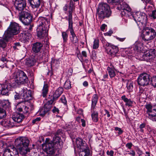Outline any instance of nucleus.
<instances>
[{"mask_svg": "<svg viewBox=\"0 0 156 156\" xmlns=\"http://www.w3.org/2000/svg\"><path fill=\"white\" fill-rule=\"evenodd\" d=\"M20 43H15L14 44V45L13 46V47L14 49H18V48L20 47Z\"/></svg>", "mask_w": 156, "mask_h": 156, "instance_id": "nucleus-57", "label": "nucleus"}, {"mask_svg": "<svg viewBox=\"0 0 156 156\" xmlns=\"http://www.w3.org/2000/svg\"><path fill=\"white\" fill-rule=\"evenodd\" d=\"M20 29L19 24L15 22L11 23L5 33L11 38L13 35H16L20 32Z\"/></svg>", "mask_w": 156, "mask_h": 156, "instance_id": "nucleus-8", "label": "nucleus"}, {"mask_svg": "<svg viewBox=\"0 0 156 156\" xmlns=\"http://www.w3.org/2000/svg\"><path fill=\"white\" fill-rule=\"evenodd\" d=\"M8 36L4 33V37L0 38V48H4L6 46L7 42L11 39Z\"/></svg>", "mask_w": 156, "mask_h": 156, "instance_id": "nucleus-26", "label": "nucleus"}, {"mask_svg": "<svg viewBox=\"0 0 156 156\" xmlns=\"http://www.w3.org/2000/svg\"><path fill=\"white\" fill-rule=\"evenodd\" d=\"M90 154V150H87L79 152V156H88Z\"/></svg>", "mask_w": 156, "mask_h": 156, "instance_id": "nucleus-42", "label": "nucleus"}, {"mask_svg": "<svg viewBox=\"0 0 156 156\" xmlns=\"http://www.w3.org/2000/svg\"><path fill=\"white\" fill-rule=\"evenodd\" d=\"M60 64V62L58 59H52L51 63V65L53 66H57Z\"/></svg>", "mask_w": 156, "mask_h": 156, "instance_id": "nucleus-40", "label": "nucleus"}, {"mask_svg": "<svg viewBox=\"0 0 156 156\" xmlns=\"http://www.w3.org/2000/svg\"><path fill=\"white\" fill-rule=\"evenodd\" d=\"M61 102L64 104L66 105V104L67 101L66 98L64 96H62L61 99Z\"/></svg>", "mask_w": 156, "mask_h": 156, "instance_id": "nucleus-53", "label": "nucleus"}, {"mask_svg": "<svg viewBox=\"0 0 156 156\" xmlns=\"http://www.w3.org/2000/svg\"><path fill=\"white\" fill-rule=\"evenodd\" d=\"M151 83L154 87H156V76L151 78Z\"/></svg>", "mask_w": 156, "mask_h": 156, "instance_id": "nucleus-46", "label": "nucleus"}, {"mask_svg": "<svg viewBox=\"0 0 156 156\" xmlns=\"http://www.w3.org/2000/svg\"><path fill=\"white\" fill-rule=\"evenodd\" d=\"M146 108L147 109V113L148 115V118L153 121H156V108L152 109V106L150 104L145 105Z\"/></svg>", "mask_w": 156, "mask_h": 156, "instance_id": "nucleus-12", "label": "nucleus"}, {"mask_svg": "<svg viewBox=\"0 0 156 156\" xmlns=\"http://www.w3.org/2000/svg\"><path fill=\"white\" fill-rule=\"evenodd\" d=\"M3 156H19V154L16 148L11 149L6 148L4 150Z\"/></svg>", "mask_w": 156, "mask_h": 156, "instance_id": "nucleus-22", "label": "nucleus"}, {"mask_svg": "<svg viewBox=\"0 0 156 156\" xmlns=\"http://www.w3.org/2000/svg\"><path fill=\"white\" fill-rule=\"evenodd\" d=\"M75 2L73 0H70L69 2V10L68 14V21L73 22L72 13L73 10L74 8Z\"/></svg>", "mask_w": 156, "mask_h": 156, "instance_id": "nucleus-25", "label": "nucleus"}, {"mask_svg": "<svg viewBox=\"0 0 156 156\" xmlns=\"http://www.w3.org/2000/svg\"><path fill=\"white\" fill-rule=\"evenodd\" d=\"M103 47L105 50V52L112 56H114L119 51V48L117 46L110 44L105 40L102 41Z\"/></svg>", "mask_w": 156, "mask_h": 156, "instance_id": "nucleus-5", "label": "nucleus"}, {"mask_svg": "<svg viewBox=\"0 0 156 156\" xmlns=\"http://www.w3.org/2000/svg\"><path fill=\"white\" fill-rule=\"evenodd\" d=\"M82 55L83 56L86 58L87 57V54L86 51H82L81 52Z\"/></svg>", "mask_w": 156, "mask_h": 156, "instance_id": "nucleus-64", "label": "nucleus"}, {"mask_svg": "<svg viewBox=\"0 0 156 156\" xmlns=\"http://www.w3.org/2000/svg\"><path fill=\"white\" fill-rule=\"evenodd\" d=\"M23 93V98L26 101L30 100L32 98V94L30 90H27L26 88H23L22 89Z\"/></svg>", "mask_w": 156, "mask_h": 156, "instance_id": "nucleus-24", "label": "nucleus"}, {"mask_svg": "<svg viewBox=\"0 0 156 156\" xmlns=\"http://www.w3.org/2000/svg\"><path fill=\"white\" fill-rule=\"evenodd\" d=\"M98 97L97 94H94L92 97V104L91 105V110H94L95 106L97 103Z\"/></svg>", "mask_w": 156, "mask_h": 156, "instance_id": "nucleus-33", "label": "nucleus"}, {"mask_svg": "<svg viewBox=\"0 0 156 156\" xmlns=\"http://www.w3.org/2000/svg\"><path fill=\"white\" fill-rule=\"evenodd\" d=\"M12 119H7L2 121L1 122V124L4 126L8 128H11L14 126L18 127L20 126L19 125L16 124L15 122H13Z\"/></svg>", "mask_w": 156, "mask_h": 156, "instance_id": "nucleus-20", "label": "nucleus"}, {"mask_svg": "<svg viewBox=\"0 0 156 156\" xmlns=\"http://www.w3.org/2000/svg\"><path fill=\"white\" fill-rule=\"evenodd\" d=\"M62 36L63 38V42H66L68 40V35L66 32H62Z\"/></svg>", "mask_w": 156, "mask_h": 156, "instance_id": "nucleus-41", "label": "nucleus"}, {"mask_svg": "<svg viewBox=\"0 0 156 156\" xmlns=\"http://www.w3.org/2000/svg\"><path fill=\"white\" fill-rule=\"evenodd\" d=\"M52 111L54 113L58 114L59 113V111L58 108H57L56 107L54 106L52 110Z\"/></svg>", "mask_w": 156, "mask_h": 156, "instance_id": "nucleus-52", "label": "nucleus"}, {"mask_svg": "<svg viewBox=\"0 0 156 156\" xmlns=\"http://www.w3.org/2000/svg\"><path fill=\"white\" fill-rule=\"evenodd\" d=\"M153 7L152 6H148L147 8H146L147 12H150L153 9Z\"/></svg>", "mask_w": 156, "mask_h": 156, "instance_id": "nucleus-56", "label": "nucleus"}, {"mask_svg": "<svg viewBox=\"0 0 156 156\" xmlns=\"http://www.w3.org/2000/svg\"><path fill=\"white\" fill-rule=\"evenodd\" d=\"M63 91V89L62 87H60L57 89L53 94L51 99L54 101L56 100L62 94Z\"/></svg>", "mask_w": 156, "mask_h": 156, "instance_id": "nucleus-27", "label": "nucleus"}, {"mask_svg": "<svg viewBox=\"0 0 156 156\" xmlns=\"http://www.w3.org/2000/svg\"><path fill=\"white\" fill-rule=\"evenodd\" d=\"M91 111H93L91 114L92 120L94 122H97L98 120V113L97 112L94 111V110H93Z\"/></svg>", "mask_w": 156, "mask_h": 156, "instance_id": "nucleus-35", "label": "nucleus"}, {"mask_svg": "<svg viewBox=\"0 0 156 156\" xmlns=\"http://www.w3.org/2000/svg\"><path fill=\"white\" fill-rule=\"evenodd\" d=\"M15 94L14 95V98L15 100H17L20 98V96L19 94L15 92Z\"/></svg>", "mask_w": 156, "mask_h": 156, "instance_id": "nucleus-58", "label": "nucleus"}, {"mask_svg": "<svg viewBox=\"0 0 156 156\" xmlns=\"http://www.w3.org/2000/svg\"><path fill=\"white\" fill-rule=\"evenodd\" d=\"M64 129L66 131H70L72 129V126L69 124H66L64 126Z\"/></svg>", "mask_w": 156, "mask_h": 156, "instance_id": "nucleus-49", "label": "nucleus"}, {"mask_svg": "<svg viewBox=\"0 0 156 156\" xmlns=\"http://www.w3.org/2000/svg\"><path fill=\"white\" fill-rule=\"evenodd\" d=\"M1 93L3 95H8L9 91L11 89V85L9 80H5V83L1 85Z\"/></svg>", "mask_w": 156, "mask_h": 156, "instance_id": "nucleus-19", "label": "nucleus"}, {"mask_svg": "<svg viewBox=\"0 0 156 156\" xmlns=\"http://www.w3.org/2000/svg\"><path fill=\"white\" fill-rule=\"evenodd\" d=\"M143 46V43L139 41H137L134 44L133 49L135 51L140 53V55H142L143 53L141 52V49ZM141 55H140V56Z\"/></svg>", "mask_w": 156, "mask_h": 156, "instance_id": "nucleus-29", "label": "nucleus"}, {"mask_svg": "<svg viewBox=\"0 0 156 156\" xmlns=\"http://www.w3.org/2000/svg\"><path fill=\"white\" fill-rule=\"evenodd\" d=\"M114 152L112 150L110 151H107V154L109 155L110 156H113V154H114Z\"/></svg>", "mask_w": 156, "mask_h": 156, "instance_id": "nucleus-61", "label": "nucleus"}, {"mask_svg": "<svg viewBox=\"0 0 156 156\" xmlns=\"http://www.w3.org/2000/svg\"><path fill=\"white\" fill-rule=\"evenodd\" d=\"M18 16L20 20L25 25H29L32 20V16L28 11L19 12Z\"/></svg>", "mask_w": 156, "mask_h": 156, "instance_id": "nucleus-9", "label": "nucleus"}, {"mask_svg": "<svg viewBox=\"0 0 156 156\" xmlns=\"http://www.w3.org/2000/svg\"><path fill=\"white\" fill-rule=\"evenodd\" d=\"M27 5L26 0H15L14 6L17 11L19 12L24 11Z\"/></svg>", "mask_w": 156, "mask_h": 156, "instance_id": "nucleus-14", "label": "nucleus"}, {"mask_svg": "<svg viewBox=\"0 0 156 156\" xmlns=\"http://www.w3.org/2000/svg\"><path fill=\"white\" fill-rule=\"evenodd\" d=\"M24 118V115L22 114L16 113L12 116L13 120L16 124L20 125L21 122Z\"/></svg>", "mask_w": 156, "mask_h": 156, "instance_id": "nucleus-23", "label": "nucleus"}, {"mask_svg": "<svg viewBox=\"0 0 156 156\" xmlns=\"http://www.w3.org/2000/svg\"><path fill=\"white\" fill-rule=\"evenodd\" d=\"M10 105V103L8 100H4L2 103V106L4 108L9 107Z\"/></svg>", "mask_w": 156, "mask_h": 156, "instance_id": "nucleus-44", "label": "nucleus"}, {"mask_svg": "<svg viewBox=\"0 0 156 156\" xmlns=\"http://www.w3.org/2000/svg\"><path fill=\"white\" fill-rule=\"evenodd\" d=\"M108 2L109 3L112 4L114 5H118L120 0H107Z\"/></svg>", "mask_w": 156, "mask_h": 156, "instance_id": "nucleus-45", "label": "nucleus"}, {"mask_svg": "<svg viewBox=\"0 0 156 156\" xmlns=\"http://www.w3.org/2000/svg\"><path fill=\"white\" fill-rule=\"evenodd\" d=\"M69 31L72 36L70 37V39L73 44H76L78 43V39L75 34L73 27V22H69L68 27L66 31Z\"/></svg>", "mask_w": 156, "mask_h": 156, "instance_id": "nucleus-13", "label": "nucleus"}, {"mask_svg": "<svg viewBox=\"0 0 156 156\" xmlns=\"http://www.w3.org/2000/svg\"><path fill=\"white\" fill-rule=\"evenodd\" d=\"M99 46V40L98 39H94L93 45V49H96L98 48Z\"/></svg>", "mask_w": 156, "mask_h": 156, "instance_id": "nucleus-43", "label": "nucleus"}, {"mask_svg": "<svg viewBox=\"0 0 156 156\" xmlns=\"http://www.w3.org/2000/svg\"><path fill=\"white\" fill-rule=\"evenodd\" d=\"M145 127V124L143 123L141 124L139 126V128L140 129V131L142 133H143L144 131L143 129Z\"/></svg>", "mask_w": 156, "mask_h": 156, "instance_id": "nucleus-50", "label": "nucleus"}, {"mask_svg": "<svg viewBox=\"0 0 156 156\" xmlns=\"http://www.w3.org/2000/svg\"><path fill=\"white\" fill-rule=\"evenodd\" d=\"M6 112L3 108L0 107V120L6 117Z\"/></svg>", "mask_w": 156, "mask_h": 156, "instance_id": "nucleus-38", "label": "nucleus"}, {"mask_svg": "<svg viewBox=\"0 0 156 156\" xmlns=\"http://www.w3.org/2000/svg\"><path fill=\"white\" fill-rule=\"evenodd\" d=\"M52 143L56 147H61L63 146V142L60 138L58 136H54Z\"/></svg>", "mask_w": 156, "mask_h": 156, "instance_id": "nucleus-28", "label": "nucleus"}, {"mask_svg": "<svg viewBox=\"0 0 156 156\" xmlns=\"http://www.w3.org/2000/svg\"><path fill=\"white\" fill-rule=\"evenodd\" d=\"M131 16L136 23L139 28L142 29L145 27L147 20L145 13L137 12L131 14Z\"/></svg>", "mask_w": 156, "mask_h": 156, "instance_id": "nucleus-4", "label": "nucleus"}, {"mask_svg": "<svg viewBox=\"0 0 156 156\" xmlns=\"http://www.w3.org/2000/svg\"><path fill=\"white\" fill-rule=\"evenodd\" d=\"M64 87L66 90H69L71 88V82L70 80H67L66 81L64 84Z\"/></svg>", "mask_w": 156, "mask_h": 156, "instance_id": "nucleus-39", "label": "nucleus"}, {"mask_svg": "<svg viewBox=\"0 0 156 156\" xmlns=\"http://www.w3.org/2000/svg\"><path fill=\"white\" fill-rule=\"evenodd\" d=\"M54 101L51 99L45 104L43 108L40 110V114L41 115L44 116L50 110L51 107V105L52 104Z\"/></svg>", "mask_w": 156, "mask_h": 156, "instance_id": "nucleus-21", "label": "nucleus"}, {"mask_svg": "<svg viewBox=\"0 0 156 156\" xmlns=\"http://www.w3.org/2000/svg\"><path fill=\"white\" fill-rule=\"evenodd\" d=\"M115 130L116 131H119L118 133L119 135L122 134L123 133V131L121 129L118 127H115Z\"/></svg>", "mask_w": 156, "mask_h": 156, "instance_id": "nucleus-55", "label": "nucleus"}, {"mask_svg": "<svg viewBox=\"0 0 156 156\" xmlns=\"http://www.w3.org/2000/svg\"><path fill=\"white\" fill-rule=\"evenodd\" d=\"M81 122H82L81 125L83 127H85L86 126L85 120L83 119H81Z\"/></svg>", "mask_w": 156, "mask_h": 156, "instance_id": "nucleus-63", "label": "nucleus"}, {"mask_svg": "<svg viewBox=\"0 0 156 156\" xmlns=\"http://www.w3.org/2000/svg\"><path fill=\"white\" fill-rule=\"evenodd\" d=\"M111 13L110 7L107 3L102 2L99 4L96 13V16L99 19L103 20L109 17Z\"/></svg>", "mask_w": 156, "mask_h": 156, "instance_id": "nucleus-3", "label": "nucleus"}, {"mask_svg": "<svg viewBox=\"0 0 156 156\" xmlns=\"http://www.w3.org/2000/svg\"><path fill=\"white\" fill-rule=\"evenodd\" d=\"M41 119L40 117H37L32 120V123L33 124L37 123L38 122L41 120Z\"/></svg>", "mask_w": 156, "mask_h": 156, "instance_id": "nucleus-54", "label": "nucleus"}, {"mask_svg": "<svg viewBox=\"0 0 156 156\" xmlns=\"http://www.w3.org/2000/svg\"><path fill=\"white\" fill-rule=\"evenodd\" d=\"M127 87L129 92H131L133 88V83H129L127 84Z\"/></svg>", "mask_w": 156, "mask_h": 156, "instance_id": "nucleus-48", "label": "nucleus"}, {"mask_svg": "<svg viewBox=\"0 0 156 156\" xmlns=\"http://www.w3.org/2000/svg\"><path fill=\"white\" fill-rule=\"evenodd\" d=\"M42 44L39 42H37L34 43L33 46L32 50L35 53L39 52L41 47H42Z\"/></svg>", "mask_w": 156, "mask_h": 156, "instance_id": "nucleus-30", "label": "nucleus"}, {"mask_svg": "<svg viewBox=\"0 0 156 156\" xmlns=\"http://www.w3.org/2000/svg\"><path fill=\"white\" fill-rule=\"evenodd\" d=\"M150 75L146 73L140 74L137 79L138 84L143 87L148 85L150 80Z\"/></svg>", "mask_w": 156, "mask_h": 156, "instance_id": "nucleus-10", "label": "nucleus"}, {"mask_svg": "<svg viewBox=\"0 0 156 156\" xmlns=\"http://www.w3.org/2000/svg\"><path fill=\"white\" fill-rule=\"evenodd\" d=\"M17 140L16 148L21 156H29L28 153L30 151L28 147L30 141L28 139L25 137H21L17 138Z\"/></svg>", "mask_w": 156, "mask_h": 156, "instance_id": "nucleus-2", "label": "nucleus"}, {"mask_svg": "<svg viewBox=\"0 0 156 156\" xmlns=\"http://www.w3.org/2000/svg\"><path fill=\"white\" fill-rule=\"evenodd\" d=\"M42 145V149L48 154H53L55 153L56 149L51 141L44 143Z\"/></svg>", "mask_w": 156, "mask_h": 156, "instance_id": "nucleus-11", "label": "nucleus"}, {"mask_svg": "<svg viewBox=\"0 0 156 156\" xmlns=\"http://www.w3.org/2000/svg\"><path fill=\"white\" fill-rule=\"evenodd\" d=\"M142 1L146 4L151 3L153 2V0H142Z\"/></svg>", "mask_w": 156, "mask_h": 156, "instance_id": "nucleus-62", "label": "nucleus"}, {"mask_svg": "<svg viewBox=\"0 0 156 156\" xmlns=\"http://www.w3.org/2000/svg\"><path fill=\"white\" fill-rule=\"evenodd\" d=\"M36 62V60L33 58H27L25 64L27 66L30 67L33 66Z\"/></svg>", "mask_w": 156, "mask_h": 156, "instance_id": "nucleus-32", "label": "nucleus"}, {"mask_svg": "<svg viewBox=\"0 0 156 156\" xmlns=\"http://www.w3.org/2000/svg\"><path fill=\"white\" fill-rule=\"evenodd\" d=\"M122 99L125 103V105L128 107H132L133 103V101L130 99H129L126 97L125 95L121 97Z\"/></svg>", "mask_w": 156, "mask_h": 156, "instance_id": "nucleus-31", "label": "nucleus"}, {"mask_svg": "<svg viewBox=\"0 0 156 156\" xmlns=\"http://www.w3.org/2000/svg\"><path fill=\"white\" fill-rule=\"evenodd\" d=\"M76 143L79 152L89 150L86 142L81 138H77Z\"/></svg>", "mask_w": 156, "mask_h": 156, "instance_id": "nucleus-15", "label": "nucleus"}, {"mask_svg": "<svg viewBox=\"0 0 156 156\" xmlns=\"http://www.w3.org/2000/svg\"><path fill=\"white\" fill-rule=\"evenodd\" d=\"M37 22L38 25L37 29V35L39 38L42 39L48 36L49 21L47 18L41 16L38 18Z\"/></svg>", "mask_w": 156, "mask_h": 156, "instance_id": "nucleus-1", "label": "nucleus"}, {"mask_svg": "<svg viewBox=\"0 0 156 156\" xmlns=\"http://www.w3.org/2000/svg\"><path fill=\"white\" fill-rule=\"evenodd\" d=\"M119 8L121 10L122 15H125L126 14L129 15L130 14L131 9L129 6L125 2H120Z\"/></svg>", "mask_w": 156, "mask_h": 156, "instance_id": "nucleus-18", "label": "nucleus"}, {"mask_svg": "<svg viewBox=\"0 0 156 156\" xmlns=\"http://www.w3.org/2000/svg\"><path fill=\"white\" fill-rule=\"evenodd\" d=\"M133 146L132 143H127L126 145V146L129 149H131Z\"/></svg>", "mask_w": 156, "mask_h": 156, "instance_id": "nucleus-59", "label": "nucleus"}, {"mask_svg": "<svg viewBox=\"0 0 156 156\" xmlns=\"http://www.w3.org/2000/svg\"><path fill=\"white\" fill-rule=\"evenodd\" d=\"M19 39L22 42H24L27 41L28 37L25 33H21L19 35Z\"/></svg>", "mask_w": 156, "mask_h": 156, "instance_id": "nucleus-36", "label": "nucleus"}, {"mask_svg": "<svg viewBox=\"0 0 156 156\" xmlns=\"http://www.w3.org/2000/svg\"><path fill=\"white\" fill-rule=\"evenodd\" d=\"M29 1L31 7L34 10V11H35L34 14L36 16H37L38 14L43 11L42 10L40 9L38 11L36 12L40 5L41 0H29Z\"/></svg>", "mask_w": 156, "mask_h": 156, "instance_id": "nucleus-17", "label": "nucleus"}, {"mask_svg": "<svg viewBox=\"0 0 156 156\" xmlns=\"http://www.w3.org/2000/svg\"><path fill=\"white\" fill-rule=\"evenodd\" d=\"M116 39L121 42H123L126 39V37L120 38L118 37H116Z\"/></svg>", "mask_w": 156, "mask_h": 156, "instance_id": "nucleus-60", "label": "nucleus"}, {"mask_svg": "<svg viewBox=\"0 0 156 156\" xmlns=\"http://www.w3.org/2000/svg\"><path fill=\"white\" fill-rule=\"evenodd\" d=\"M115 68L112 66L111 67H108L107 68L108 74L111 78H113L116 75L114 71Z\"/></svg>", "mask_w": 156, "mask_h": 156, "instance_id": "nucleus-34", "label": "nucleus"}, {"mask_svg": "<svg viewBox=\"0 0 156 156\" xmlns=\"http://www.w3.org/2000/svg\"><path fill=\"white\" fill-rule=\"evenodd\" d=\"M23 108H19V111L20 112L22 111H23V109H24V113H27L28 112H29V109H30L29 107H28L27 106H26L24 107L23 105Z\"/></svg>", "mask_w": 156, "mask_h": 156, "instance_id": "nucleus-47", "label": "nucleus"}, {"mask_svg": "<svg viewBox=\"0 0 156 156\" xmlns=\"http://www.w3.org/2000/svg\"><path fill=\"white\" fill-rule=\"evenodd\" d=\"M151 17L154 19H156V10H153L151 16Z\"/></svg>", "mask_w": 156, "mask_h": 156, "instance_id": "nucleus-51", "label": "nucleus"}, {"mask_svg": "<svg viewBox=\"0 0 156 156\" xmlns=\"http://www.w3.org/2000/svg\"><path fill=\"white\" fill-rule=\"evenodd\" d=\"M14 75V81L18 85L23 84L28 80L26 74L22 70H18Z\"/></svg>", "mask_w": 156, "mask_h": 156, "instance_id": "nucleus-6", "label": "nucleus"}, {"mask_svg": "<svg viewBox=\"0 0 156 156\" xmlns=\"http://www.w3.org/2000/svg\"><path fill=\"white\" fill-rule=\"evenodd\" d=\"M48 92V86L46 83L44 84L42 90V94L44 97H46Z\"/></svg>", "mask_w": 156, "mask_h": 156, "instance_id": "nucleus-37", "label": "nucleus"}, {"mask_svg": "<svg viewBox=\"0 0 156 156\" xmlns=\"http://www.w3.org/2000/svg\"><path fill=\"white\" fill-rule=\"evenodd\" d=\"M156 55V50L154 49H151L145 52L142 55V60L148 61L152 59Z\"/></svg>", "mask_w": 156, "mask_h": 156, "instance_id": "nucleus-16", "label": "nucleus"}, {"mask_svg": "<svg viewBox=\"0 0 156 156\" xmlns=\"http://www.w3.org/2000/svg\"><path fill=\"white\" fill-rule=\"evenodd\" d=\"M144 34L141 37L144 41H149L154 39L156 37V32L151 27H146L144 29Z\"/></svg>", "mask_w": 156, "mask_h": 156, "instance_id": "nucleus-7", "label": "nucleus"}]
</instances>
